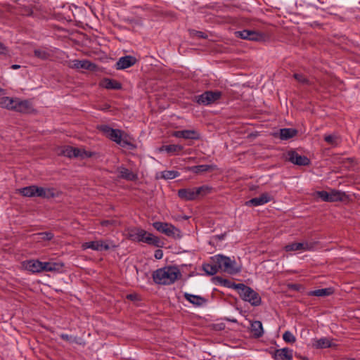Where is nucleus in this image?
<instances>
[{"label": "nucleus", "mask_w": 360, "mask_h": 360, "mask_svg": "<svg viewBox=\"0 0 360 360\" xmlns=\"http://www.w3.org/2000/svg\"><path fill=\"white\" fill-rule=\"evenodd\" d=\"M181 277V273L177 266L169 265L158 269L152 274L155 283L162 285H169Z\"/></svg>", "instance_id": "f257e3e1"}, {"label": "nucleus", "mask_w": 360, "mask_h": 360, "mask_svg": "<svg viewBox=\"0 0 360 360\" xmlns=\"http://www.w3.org/2000/svg\"><path fill=\"white\" fill-rule=\"evenodd\" d=\"M129 237L132 240L143 242L155 247L160 248L162 246V243L158 237L155 236L152 233H147L146 231L142 229H139L136 231H131L129 233Z\"/></svg>", "instance_id": "f03ea898"}, {"label": "nucleus", "mask_w": 360, "mask_h": 360, "mask_svg": "<svg viewBox=\"0 0 360 360\" xmlns=\"http://www.w3.org/2000/svg\"><path fill=\"white\" fill-rule=\"evenodd\" d=\"M213 263L218 264L220 270L229 274H236L240 271V268L236 266L234 259L221 255H217L212 257Z\"/></svg>", "instance_id": "7ed1b4c3"}, {"label": "nucleus", "mask_w": 360, "mask_h": 360, "mask_svg": "<svg viewBox=\"0 0 360 360\" xmlns=\"http://www.w3.org/2000/svg\"><path fill=\"white\" fill-rule=\"evenodd\" d=\"M238 293L243 300L249 302L252 306L257 307L262 304V298L259 293L243 283L240 284Z\"/></svg>", "instance_id": "20e7f679"}, {"label": "nucleus", "mask_w": 360, "mask_h": 360, "mask_svg": "<svg viewBox=\"0 0 360 360\" xmlns=\"http://www.w3.org/2000/svg\"><path fill=\"white\" fill-rule=\"evenodd\" d=\"M317 196L324 202L344 201L347 195L343 191L332 189L330 191H321L317 192Z\"/></svg>", "instance_id": "39448f33"}, {"label": "nucleus", "mask_w": 360, "mask_h": 360, "mask_svg": "<svg viewBox=\"0 0 360 360\" xmlns=\"http://www.w3.org/2000/svg\"><path fill=\"white\" fill-rule=\"evenodd\" d=\"M222 93L219 91H206L195 97V101L200 105H208L221 98Z\"/></svg>", "instance_id": "423d86ee"}, {"label": "nucleus", "mask_w": 360, "mask_h": 360, "mask_svg": "<svg viewBox=\"0 0 360 360\" xmlns=\"http://www.w3.org/2000/svg\"><path fill=\"white\" fill-rule=\"evenodd\" d=\"M153 226L159 232L165 234L167 236L175 238L180 237V231L172 224L155 221Z\"/></svg>", "instance_id": "0eeeda50"}, {"label": "nucleus", "mask_w": 360, "mask_h": 360, "mask_svg": "<svg viewBox=\"0 0 360 360\" xmlns=\"http://www.w3.org/2000/svg\"><path fill=\"white\" fill-rule=\"evenodd\" d=\"M316 241L305 240L301 243H292L286 245L284 250L286 252L292 251H314L318 245Z\"/></svg>", "instance_id": "6e6552de"}, {"label": "nucleus", "mask_w": 360, "mask_h": 360, "mask_svg": "<svg viewBox=\"0 0 360 360\" xmlns=\"http://www.w3.org/2000/svg\"><path fill=\"white\" fill-rule=\"evenodd\" d=\"M235 36L237 38L253 41H264L266 39L264 33L250 30L236 31L235 32Z\"/></svg>", "instance_id": "1a4fd4ad"}, {"label": "nucleus", "mask_w": 360, "mask_h": 360, "mask_svg": "<svg viewBox=\"0 0 360 360\" xmlns=\"http://www.w3.org/2000/svg\"><path fill=\"white\" fill-rule=\"evenodd\" d=\"M109 240H94V241H89V242H85L82 243V250H86V249H91L93 250L96 251H103V250H108L110 249V248H115L116 246L115 245L110 244Z\"/></svg>", "instance_id": "9d476101"}, {"label": "nucleus", "mask_w": 360, "mask_h": 360, "mask_svg": "<svg viewBox=\"0 0 360 360\" xmlns=\"http://www.w3.org/2000/svg\"><path fill=\"white\" fill-rule=\"evenodd\" d=\"M286 160L298 166H307L310 164V160L305 155L298 154L295 150H289Z\"/></svg>", "instance_id": "9b49d317"}, {"label": "nucleus", "mask_w": 360, "mask_h": 360, "mask_svg": "<svg viewBox=\"0 0 360 360\" xmlns=\"http://www.w3.org/2000/svg\"><path fill=\"white\" fill-rule=\"evenodd\" d=\"M137 60L134 56H125L121 57L115 64V68L117 70H124L128 68L133 66Z\"/></svg>", "instance_id": "f8f14e48"}, {"label": "nucleus", "mask_w": 360, "mask_h": 360, "mask_svg": "<svg viewBox=\"0 0 360 360\" xmlns=\"http://www.w3.org/2000/svg\"><path fill=\"white\" fill-rule=\"evenodd\" d=\"M22 266L24 269L30 271L33 274L40 273L41 272V262L38 259H29L23 261L22 263Z\"/></svg>", "instance_id": "ddd939ff"}, {"label": "nucleus", "mask_w": 360, "mask_h": 360, "mask_svg": "<svg viewBox=\"0 0 360 360\" xmlns=\"http://www.w3.org/2000/svg\"><path fill=\"white\" fill-rule=\"evenodd\" d=\"M117 171L119 173V177L120 179L129 181H136L138 180V174L130 171L129 169L126 168L123 165L119 166L117 168Z\"/></svg>", "instance_id": "4468645a"}, {"label": "nucleus", "mask_w": 360, "mask_h": 360, "mask_svg": "<svg viewBox=\"0 0 360 360\" xmlns=\"http://www.w3.org/2000/svg\"><path fill=\"white\" fill-rule=\"evenodd\" d=\"M272 200V197L267 193H262L259 197L253 198L247 201L245 205L248 206H259L264 205Z\"/></svg>", "instance_id": "2eb2a0df"}, {"label": "nucleus", "mask_w": 360, "mask_h": 360, "mask_svg": "<svg viewBox=\"0 0 360 360\" xmlns=\"http://www.w3.org/2000/svg\"><path fill=\"white\" fill-rule=\"evenodd\" d=\"M70 67L75 69H84L94 71L96 68V64L88 60H73L71 62Z\"/></svg>", "instance_id": "dca6fc26"}, {"label": "nucleus", "mask_w": 360, "mask_h": 360, "mask_svg": "<svg viewBox=\"0 0 360 360\" xmlns=\"http://www.w3.org/2000/svg\"><path fill=\"white\" fill-rule=\"evenodd\" d=\"M274 360H291L292 359V350L288 348L278 349L272 354Z\"/></svg>", "instance_id": "f3484780"}, {"label": "nucleus", "mask_w": 360, "mask_h": 360, "mask_svg": "<svg viewBox=\"0 0 360 360\" xmlns=\"http://www.w3.org/2000/svg\"><path fill=\"white\" fill-rule=\"evenodd\" d=\"M172 136L176 138H183L185 139L198 140L200 139L199 133L195 130H181L173 132Z\"/></svg>", "instance_id": "a211bd4d"}, {"label": "nucleus", "mask_w": 360, "mask_h": 360, "mask_svg": "<svg viewBox=\"0 0 360 360\" xmlns=\"http://www.w3.org/2000/svg\"><path fill=\"white\" fill-rule=\"evenodd\" d=\"M178 196L184 200H194L198 198L195 188H181L178 191Z\"/></svg>", "instance_id": "6ab92c4d"}, {"label": "nucleus", "mask_w": 360, "mask_h": 360, "mask_svg": "<svg viewBox=\"0 0 360 360\" xmlns=\"http://www.w3.org/2000/svg\"><path fill=\"white\" fill-rule=\"evenodd\" d=\"M122 131L117 129H113L112 132L110 134L109 139L115 142L116 143L120 145L122 147H125L127 146L130 145V143L128 141L122 140Z\"/></svg>", "instance_id": "aec40b11"}, {"label": "nucleus", "mask_w": 360, "mask_h": 360, "mask_svg": "<svg viewBox=\"0 0 360 360\" xmlns=\"http://www.w3.org/2000/svg\"><path fill=\"white\" fill-rule=\"evenodd\" d=\"M184 298L191 304L196 307H200L207 302V300L200 295H192L188 292L184 294Z\"/></svg>", "instance_id": "412c9836"}, {"label": "nucleus", "mask_w": 360, "mask_h": 360, "mask_svg": "<svg viewBox=\"0 0 360 360\" xmlns=\"http://www.w3.org/2000/svg\"><path fill=\"white\" fill-rule=\"evenodd\" d=\"M31 103L29 101H20L15 99L13 110L19 112H27L31 109Z\"/></svg>", "instance_id": "4be33fe9"}, {"label": "nucleus", "mask_w": 360, "mask_h": 360, "mask_svg": "<svg viewBox=\"0 0 360 360\" xmlns=\"http://www.w3.org/2000/svg\"><path fill=\"white\" fill-rule=\"evenodd\" d=\"M250 331L255 338H261L264 335L262 323L260 321H254L250 324Z\"/></svg>", "instance_id": "5701e85b"}, {"label": "nucleus", "mask_w": 360, "mask_h": 360, "mask_svg": "<svg viewBox=\"0 0 360 360\" xmlns=\"http://www.w3.org/2000/svg\"><path fill=\"white\" fill-rule=\"evenodd\" d=\"M53 191V188H44L43 187L35 186V196L44 198H53L55 196Z\"/></svg>", "instance_id": "b1692460"}, {"label": "nucleus", "mask_w": 360, "mask_h": 360, "mask_svg": "<svg viewBox=\"0 0 360 360\" xmlns=\"http://www.w3.org/2000/svg\"><path fill=\"white\" fill-rule=\"evenodd\" d=\"M214 281H216V283L222 285L224 287L228 288H232L235 289L237 291L238 290L239 288L240 287L241 283H235L228 279L223 278L220 276H216L214 278Z\"/></svg>", "instance_id": "393cba45"}, {"label": "nucleus", "mask_w": 360, "mask_h": 360, "mask_svg": "<svg viewBox=\"0 0 360 360\" xmlns=\"http://www.w3.org/2000/svg\"><path fill=\"white\" fill-rule=\"evenodd\" d=\"M216 167L215 165H200L188 167L186 170L191 172L195 174H200L202 172H205L212 169H214Z\"/></svg>", "instance_id": "a878e982"}, {"label": "nucleus", "mask_w": 360, "mask_h": 360, "mask_svg": "<svg viewBox=\"0 0 360 360\" xmlns=\"http://www.w3.org/2000/svg\"><path fill=\"white\" fill-rule=\"evenodd\" d=\"M101 85L107 89L119 90L122 89L121 83L112 79H104L101 82Z\"/></svg>", "instance_id": "bb28decb"}, {"label": "nucleus", "mask_w": 360, "mask_h": 360, "mask_svg": "<svg viewBox=\"0 0 360 360\" xmlns=\"http://www.w3.org/2000/svg\"><path fill=\"white\" fill-rule=\"evenodd\" d=\"M184 149V147L181 145L177 144H170V145H163L160 148L159 150L160 152L165 151L169 154H175L181 151Z\"/></svg>", "instance_id": "cd10ccee"}, {"label": "nucleus", "mask_w": 360, "mask_h": 360, "mask_svg": "<svg viewBox=\"0 0 360 360\" xmlns=\"http://www.w3.org/2000/svg\"><path fill=\"white\" fill-rule=\"evenodd\" d=\"M297 131L292 128H283L280 129L279 137L281 140H288L296 136Z\"/></svg>", "instance_id": "c85d7f7f"}, {"label": "nucleus", "mask_w": 360, "mask_h": 360, "mask_svg": "<svg viewBox=\"0 0 360 360\" xmlns=\"http://www.w3.org/2000/svg\"><path fill=\"white\" fill-rule=\"evenodd\" d=\"M179 176V172L175 170H165L156 174V179H174Z\"/></svg>", "instance_id": "c756f323"}, {"label": "nucleus", "mask_w": 360, "mask_h": 360, "mask_svg": "<svg viewBox=\"0 0 360 360\" xmlns=\"http://www.w3.org/2000/svg\"><path fill=\"white\" fill-rule=\"evenodd\" d=\"M15 99L8 96H3L0 98V107L8 110H13Z\"/></svg>", "instance_id": "7c9ffc66"}, {"label": "nucleus", "mask_w": 360, "mask_h": 360, "mask_svg": "<svg viewBox=\"0 0 360 360\" xmlns=\"http://www.w3.org/2000/svg\"><path fill=\"white\" fill-rule=\"evenodd\" d=\"M313 346L317 349H325L331 347L330 340L327 338H322L318 340H315Z\"/></svg>", "instance_id": "2f4dec72"}, {"label": "nucleus", "mask_w": 360, "mask_h": 360, "mask_svg": "<svg viewBox=\"0 0 360 360\" xmlns=\"http://www.w3.org/2000/svg\"><path fill=\"white\" fill-rule=\"evenodd\" d=\"M202 270L207 275L213 276L219 271V268L218 267V264L216 263L204 264L202 265Z\"/></svg>", "instance_id": "473e14b6"}, {"label": "nucleus", "mask_w": 360, "mask_h": 360, "mask_svg": "<svg viewBox=\"0 0 360 360\" xmlns=\"http://www.w3.org/2000/svg\"><path fill=\"white\" fill-rule=\"evenodd\" d=\"M333 293V290L331 288H321L311 291L309 295L316 297H326L330 295Z\"/></svg>", "instance_id": "72a5a7b5"}, {"label": "nucleus", "mask_w": 360, "mask_h": 360, "mask_svg": "<svg viewBox=\"0 0 360 360\" xmlns=\"http://www.w3.org/2000/svg\"><path fill=\"white\" fill-rule=\"evenodd\" d=\"M35 185L26 186L24 188H22L19 189V193L25 197H34L35 196V192H34Z\"/></svg>", "instance_id": "f704fd0d"}, {"label": "nucleus", "mask_w": 360, "mask_h": 360, "mask_svg": "<svg viewBox=\"0 0 360 360\" xmlns=\"http://www.w3.org/2000/svg\"><path fill=\"white\" fill-rule=\"evenodd\" d=\"M213 190L212 187L209 186L207 185H203L200 187H195V191L198 197V196H205L207 194H210Z\"/></svg>", "instance_id": "c9c22d12"}, {"label": "nucleus", "mask_w": 360, "mask_h": 360, "mask_svg": "<svg viewBox=\"0 0 360 360\" xmlns=\"http://www.w3.org/2000/svg\"><path fill=\"white\" fill-rule=\"evenodd\" d=\"M324 141L333 146H337L340 142L339 137L333 134L325 135Z\"/></svg>", "instance_id": "e433bc0d"}, {"label": "nucleus", "mask_w": 360, "mask_h": 360, "mask_svg": "<svg viewBox=\"0 0 360 360\" xmlns=\"http://www.w3.org/2000/svg\"><path fill=\"white\" fill-rule=\"evenodd\" d=\"M293 77L300 84L310 85L311 82L302 73H295Z\"/></svg>", "instance_id": "4c0bfd02"}, {"label": "nucleus", "mask_w": 360, "mask_h": 360, "mask_svg": "<svg viewBox=\"0 0 360 360\" xmlns=\"http://www.w3.org/2000/svg\"><path fill=\"white\" fill-rule=\"evenodd\" d=\"M97 129L101 131L103 134L106 136L107 138L110 136V134L113 130V128L110 127L108 124H101L97 127Z\"/></svg>", "instance_id": "58836bf2"}, {"label": "nucleus", "mask_w": 360, "mask_h": 360, "mask_svg": "<svg viewBox=\"0 0 360 360\" xmlns=\"http://www.w3.org/2000/svg\"><path fill=\"white\" fill-rule=\"evenodd\" d=\"M34 54V56L42 60H46L50 56V54L47 51L42 49H35Z\"/></svg>", "instance_id": "ea45409f"}, {"label": "nucleus", "mask_w": 360, "mask_h": 360, "mask_svg": "<svg viewBox=\"0 0 360 360\" xmlns=\"http://www.w3.org/2000/svg\"><path fill=\"white\" fill-rule=\"evenodd\" d=\"M283 339L288 343H294L296 341L295 335L290 331H285L283 335Z\"/></svg>", "instance_id": "a19ab883"}, {"label": "nucleus", "mask_w": 360, "mask_h": 360, "mask_svg": "<svg viewBox=\"0 0 360 360\" xmlns=\"http://www.w3.org/2000/svg\"><path fill=\"white\" fill-rule=\"evenodd\" d=\"M188 32L190 33V35L193 37H195L199 39H207V35L201 31H198L195 30H189Z\"/></svg>", "instance_id": "79ce46f5"}, {"label": "nucleus", "mask_w": 360, "mask_h": 360, "mask_svg": "<svg viewBox=\"0 0 360 360\" xmlns=\"http://www.w3.org/2000/svg\"><path fill=\"white\" fill-rule=\"evenodd\" d=\"M39 236V238L44 240L49 241L52 240L54 237V235L52 232L46 231L37 233Z\"/></svg>", "instance_id": "37998d69"}, {"label": "nucleus", "mask_w": 360, "mask_h": 360, "mask_svg": "<svg viewBox=\"0 0 360 360\" xmlns=\"http://www.w3.org/2000/svg\"><path fill=\"white\" fill-rule=\"evenodd\" d=\"M63 266L62 263L51 262L50 272H60Z\"/></svg>", "instance_id": "c03bdc74"}, {"label": "nucleus", "mask_w": 360, "mask_h": 360, "mask_svg": "<svg viewBox=\"0 0 360 360\" xmlns=\"http://www.w3.org/2000/svg\"><path fill=\"white\" fill-rule=\"evenodd\" d=\"M72 150H74V148L72 147V146H65L63 150H62V153L65 156V157H68V158H73V155H72Z\"/></svg>", "instance_id": "a18cd8bd"}, {"label": "nucleus", "mask_w": 360, "mask_h": 360, "mask_svg": "<svg viewBox=\"0 0 360 360\" xmlns=\"http://www.w3.org/2000/svg\"><path fill=\"white\" fill-rule=\"evenodd\" d=\"M226 328V325L224 323H214L212 325V328L215 331L224 330Z\"/></svg>", "instance_id": "49530a36"}, {"label": "nucleus", "mask_w": 360, "mask_h": 360, "mask_svg": "<svg viewBox=\"0 0 360 360\" xmlns=\"http://www.w3.org/2000/svg\"><path fill=\"white\" fill-rule=\"evenodd\" d=\"M41 271H50V267H51V262H42L41 265Z\"/></svg>", "instance_id": "de8ad7c7"}, {"label": "nucleus", "mask_w": 360, "mask_h": 360, "mask_svg": "<svg viewBox=\"0 0 360 360\" xmlns=\"http://www.w3.org/2000/svg\"><path fill=\"white\" fill-rule=\"evenodd\" d=\"M73 158H81L82 156V150L78 148H74V150H72Z\"/></svg>", "instance_id": "09e8293b"}, {"label": "nucleus", "mask_w": 360, "mask_h": 360, "mask_svg": "<svg viewBox=\"0 0 360 360\" xmlns=\"http://www.w3.org/2000/svg\"><path fill=\"white\" fill-rule=\"evenodd\" d=\"M60 337L62 340L67 342H73L75 341V338H73L71 335L68 334L62 333L60 335Z\"/></svg>", "instance_id": "8fccbe9b"}, {"label": "nucleus", "mask_w": 360, "mask_h": 360, "mask_svg": "<svg viewBox=\"0 0 360 360\" xmlns=\"http://www.w3.org/2000/svg\"><path fill=\"white\" fill-rule=\"evenodd\" d=\"M154 257L157 259H160L163 257V252L162 250L158 249L155 251Z\"/></svg>", "instance_id": "3c124183"}, {"label": "nucleus", "mask_w": 360, "mask_h": 360, "mask_svg": "<svg viewBox=\"0 0 360 360\" xmlns=\"http://www.w3.org/2000/svg\"><path fill=\"white\" fill-rule=\"evenodd\" d=\"M93 156V153L90 152V151H86L85 150H82V158H91Z\"/></svg>", "instance_id": "603ef678"}, {"label": "nucleus", "mask_w": 360, "mask_h": 360, "mask_svg": "<svg viewBox=\"0 0 360 360\" xmlns=\"http://www.w3.org/2000/svg\"><path fill=\"white\" fill-rule=\"evenodd\" d=\"M6 48L0 42V54L5 53Z\"/></svg>", "instance_id": "864d4df0"}, {"label": "nucleus", "mask_w": 360, "mask_h": 360, "mask_svg": "<svg viewBox=\"0 0 360 360\" xmlns=\"http://www.w3.org/2000/svg\"><path fill=\"white\" fill-rule=\"evenodd\" d=\"M136 295L134 294H129L127 296V299L130 300H134L136 299Z\"/></svg>", "instance_id": "5fc2aeb1"}, {"label": "nucleus", "mask_w": 360, "mask_h": 360, "mask_svg": "<svg viewBox=\"0 0 360 360\" xmlns=\"http://www.w3.org/2000/svg\"><path fill=\"white\" fill-rule=\"evenodd\" d=\"M20 68V65H16V64L12 65L11 66V68L13 70H17V69H19Z\"/></svg>", "instance_id": "6e6d98bb"}, {"label": "nucleus", "mask_w": 360, "mask_h": 360, "mask_svg": "<svg viewBox=\"0 0 360 360\" xmlns=\"http://www.w3.org/2000/svg\"><path fill=\"white\" fill-rule=\"evenodd\" d=\"M110 221L108 220H105L101 222L102 226H108V224H110Z\"/></svg>", "instance_id": "4d7b16f0"}, {"label": "nucleus", "mask_w": 360, "mask_h": 360, "mask_svg": "<svg viewBox=\"0 0 360 360\" xmlns=\"http://www.w3.org/2000/svg\"><path fill=\"white\" fill-rule=\"evenodd\" d=\"M226 236V233H223V234H221V235H219L217 236V237L219 239V240H223L224 238V237Z\"/></svg>", "instance_id": "13d9d810"}, {"label": "nucleus", "mask_w": 360, "mask_h": 360, "mask_svg": "<svg viewBox=\"0 0 360 360\" xmlns=\"http://www.w3.org/2000/svg\"><path fill=\"white\" fill-rule=\"evenodd\" d=\"M229 321H231V322H233V323H236V319H232V320L229 319Z\"/></svg>", "instance_id": "bf43d9fd"}, {"label": "nucleus", "mask_w": 360, "mask_h": 360, "mask_svg": "<svg viewBox=\"0 0 360 360\" xmlns=\"http://www.w3.org/2000/svg\"><path fill=\"white\" fill-rule=\"evenodd\" d=\"M321 4H324V0H318Z\"/></svg>", "instance_id": "052dcab7"}, {"label": "nucleus", "mask_w": 360, "mask_h": 360, "mask_svg": "<svg viewBox=\"0 0 360 360\" xmlns=\"http://www.w3.org/2000/svg\"><path fill=\"white\" fill-rule=\"evenodd\" d=\"M302 360H309L307 357H302Z\"/></svg>", "instance_id": "680f3d73"}, {"label": "nucleus", "mask_w": 360, "mask_h": 360, "mask_svg": "<svg viewBox=\"0 0 360 360\" xmlns=\"http://www.w3.org/2000/svg\"><path fill=\"white\" fill-rule=\"evenodd\" d=\"M292 288L293 289H297V288H295V285H292Z\"/></svg>", "instance_id": "e2e57ef3"}, {"label": "nucleus", "mask_w": 360, "mask_h": 360, "mask_svg": "<svg viewBox=\"0 0 360 360\" xmlns=\"http://www.w3.org/2000/svg\"><path fill=\"white\" fill-rule=\"evenodd\" d=\"M2 91V89H1V88H0V91Z\"/></svg>", "instance_id": "0e129e2a"}]
</instances>
